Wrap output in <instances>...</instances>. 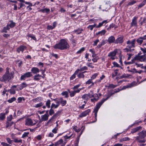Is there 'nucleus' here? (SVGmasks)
<instances>
[{
    "instance_id": "obj_1",
    "label": "nucleus",
    "mask_w": 146,
    "mask_h": 146,
    "mask_svg": "<svg viewBox=\"0 0 146 146\" xmlns=\"http://www.w3.org/2000/svg\"><path fill=\"white\" fill-rule=\"evenodd\" d=\"M53 47L54 49H58L62 50L69 49L70 45L66 39H62L60 40L59 42L55 45Z\"/></svg>"
},
{
    "instance_id": "obj_2",
    "label": "nucleus",
    "mask_w": 146,
    "mask_h": 146,
    "mask_svg": "<svg viewBox=\"0 0 146 146\" xmlns=\"http://www.w3.org/2000/svg\"><path fill=\"white\" fill-rule=\"evenodd\" d=\"M14 72H10L9 68L7 67L6 68V71L5 74L0 78V80L1 82H9L14 77Z\"/></svg>"
},
{
    "instance_id": "obj_3",
    "label": "nucleus",
    "mask_w": 146,
    "mask_h": 146,
    "mask_svg": "<svg viewBox=\"0 0 146 146\" xmlns=\"http://www.w3.org/2000/svg\"><path fill=\"white\" fill-rule=\"evenodd\" d=\"M113 94L112 93L108 95L107 98L106 99H103L102 100L98 103L96 106V107L95 108L94 112H95V115L96 119L97 117V113L99 109L102 106V104L105 102L107 100L110 96Z\"/></svg>"
},
{
    "instance_id": "obj_4",
    "label": "nucleus",
    "mask_w": 146,
    "mask_h": 146,
    "mask_svg": "<svg viewBox=\"0 0 146 146\" xmlns=\"http://www.w3.org/2000/svg\"><path fill=\"white\" fill-rule=\"evenodd\" d=\"M136 39H134L131 40H128L126 42L127 47L130 48L135 47Z\"/></svg>"
},
{
    "instance_id": "obj_5",
    "label": "nucleus",
    "mask_w": 146,
    "mask_h": 146,
    "mask_svg": "<svg viewBox=\"0 0 146 146\" xmlns=\"http://www.w3.org/2000/svg\"><path fill=\"white\" fill-rule=\"evenodd\" d=\"M140 54H141L140 53H138V54L134 57L133 59L132 60V62H133L134 60H136L141 62L143 61L146 62L145 58L144 56V55H140Z\"/></svg>"
},
{
    "instance_id": "obj_6",
    "label": "nucleus",
    "mask_w": 146,
    "mask_h": 146,
    "mask_svg": "<svg viewBox=\"0 0 146 146\" xmlns=\"http://www.w3.org/2000/svg\"><path fill=\"white\" fill-rule=\"evenodd\" d=\"M33 76L32 73L30 72H27L22 75L20 77L21 80H25L26 78H29Z\"/></svg>"
},
{
    "instance_id": "obj_7",
    "label": "nucleus",
    "mask_w": 146,
    "mask_h": 146,
    "mask_svg": "<svg viewBox=\"0 0 146 146\" xmlns=\"http://www.w3.org/2000/svg\"><path fill=\"white\" fill-rule=\"evenodd\" d=\"M25 122V125L28 126H32L36 124V122L35 121H33L30 118L26 119Z\"/></svg>"
},
{
    "instance_id": "obj_8",
    "label": "nucleus",
    "mask_w": 146,
    "mask_h": 146,
    "mask_svg": "<svg viewBox=\"0 0 146 146\" xmlns=\"http://www.w3.org/2000/svg\"><path fill=\"white\" fill-rule=\"evenodd\" d=\"M139 136L135 137V139L137 140V138L138 137L139 139L144 138L146 136L145 131H142L138 133Z\"/></svg>"
},
{
    "instance_id": "obj_9",
    "label": "nucleus",
    "mask_w": 146,
    "mask_h": 146,
    "mask_svg": "<svg viewBox=\"0 0 146 146\" xmlns=\"http://www.w3.org/2000/svg\"><path fill=\"white\" fill-rule=\"evenodd\" d=\"M146 40V35L143 37L141 36L138 38L136 40V41L138 45H141L143 43V40Z\"/></svg>"
},
{
    "instance_id": "obj_10",
    "label": "nucleus",
    "mask_w": 146,
    "mask_h": 146,
    "mask_svg": "<svg viewBox=\"0 0 146 146\" xmlns=\"http://www.w3.org/2000/svg\"><path fill=\"white\" fill-rule=\"evenodd\" d=\"M91 112L90 109H88L82 112L79 115V117L82 118L86 116L87 115H89V113Z\"/></svg>"
},
{
    "instance_id": "obj_11",
    "label": "nucleus",
    "mask_w": 146,
    "mask_h": 146,
    "mask_svg": "<svg viewBox=\"0 0 146 146\" xmlns=\"http://www.w3.org/2000/svg\"><path fill=\"white\" fill-rule=\"evenodd\" d=\"M137 17H134L132 19V22L130 25V27H137Z\"/></svg>"
},
{
    "instance_id": "obj_12",
    "label": "nucleus",
    "mask_w": 146,
    "mask_h": 146,
    "mask_svg": "<svg viewBox=\"0 0 146 146\" xmlns=\"http://www.w3.org/2000/svg\"><path fill=\"white\" fill-rule=\"evenodd\" d=\"M49 115L48 113H46L44 115L41 116V118L40 120V122L45 121L47 120L48 118Z\"/></svg>"
},
{
    "instance_id": "obj_13",
    "label": "nucleus",
    "mask_w": 146,
    "mask_h": 146,
    "mask_svg": "<svg viewBox=\"0 0 146 146\" xmlns=\"http://www.w3.org/2000/svg\"><path fill=\"white\" fill-rule=\"evenodd\" d=\"M123 42V37L121 36L118 37L115 42V44L122 43Z\"/></svg>"
},
{
    "instance_id": "obj_14",
    "label": "nucleus",
    "mask_w": 146,
    "mask_h": 146,
    "mask_svg": "<svg viewBox=\"0 0 146 146\" xmlns=\"http://www.w3.org/2000/svg\"><path fill=\"white\" fill-rule=\"evenodd\" d=\"M16 88V86H13L11 87V89L8 90V92H9L11 94H15V90Z\"/></svg>"
},
{
    "instance_id": "obj_15",
    "label": "nucleus",
    "mask_w": 146,
    "mask_h": 146,
    "mask_svg": "<svg viewBox=\"0 0 146 146\" xmlns=\"http://www.w3.org/2000/svg\"><path fill=\"white\" fill-rule=\"evenodd\" d=\"M26 48V47L25 46L21 45L17 48V51L18 53L20 52L21 51L23 52Z\"/></svg>"
},
{
    "instance_id": "obj_16",
    "label": "nucleus",
    "mask_w": 146,
    "mask_h": 146,
    "mask_svg": "<svg viewBox=\"0 0 146 146\" xmlns=\"http://www.w3.org/2000/svg\"><path fill=\"white\" fill-rule=\"evenodd\" d=\"M39 69L36 67H33L31 69V71L33 74H36L39 72Z\"/></svg>"
},
{
    "instance_id": "obj_17",
    "label": "nucleus",
    "mask_w": 146,
    "mask_h": 146,
    "mask_svg": "<svg viewBox=\"0 0 146 146\" xmlns=\"http://www.w3.org/2000/svg\"><path fill=\"white\" fill-rule=\"evenodd\" d=\"M142 127L141 126H138L135 128H133L131 129V133H136Z\"/></svg>"
},
{
    "instance_id": "obj_18",
    "label": "nucleus",
    "mask_w": 146,
    "mask_h": 146,
    "mask_svg": "<svg viewBox=\"0 0 146 146\" xmlns=\"http://www.w3.org/2000/svg\"><path fill=\"white\" fill-rule=\"evenodd\" d=\"M108 41V42L109 44L113 42L115 40V38L113 36H111L109 37Z\"/></svg>"
},
{
    "instance_id": "obj_19",
    "label": "nucleus",
    "mask_w": 146,
    "mask_h": 146,
    "mask_svg": "<svg viewBox=\"0 0 146 146\" xmlns=\"http://www.w3.org/2000/svg\"><path fill=\"white\" fill-rule=\"evenodd\" d=\"M117 52V50L115 49L112 52H110L108 54V56L109 57L115 56Z\"/></svg>"
},
{
    "instance_id": "obj_20",
    "label": "nucleus",
    "mask_w": 146,
    "mask_h": 146,
    "mask_svg": "<svg viewBox=\"0 0 146 146\" xmlns=\"http://www.w3.org/2000/svg\"><path fill=\"white\" fill-rule=\"evenodd\" d=\"M95 97H93V98L91 99L90 100L92 102H94L97 101L99 99V97L97 94H95Z\"/></svg>"
},
{
    "instance_id": "obj_21",
    "label": "nucleus",
    "mask_w": 146,
    "mask_h": 146,
    "mask_svg": "<svg viewBox=\"0 0 146 146\" xmlns=\"http://www.w3.org/2000/svg\"><path fill=\"white\" fill-rule=\"evenodd\" d=\"M59 99L60 101V103L62 104V106H64L66 104V100H64L62 98H59Z\"/></svg>"
},
{
    "instance_id": "obj_22",
    "label": "nucleus",
    "mask_w": 146,
    "mask_h": 146,
    "mask_svg": "<svg viewBox=\"0 0 146 146\" xmlns=\"http://www.w3.org/2000/svg\"><path fill=\"white\" fill-rule=\"evenodd\" d=\"M42 76L39 74H36L34 77V80L36 81H39L40 79Z\"/></svg>"
},
{
    "instance_id": "obj_23",
    "label": "nucleus",
    "mask_w": 146,
    "mask_h": 146,
    "mask_svg": "<svg viewBox=\"0 0 146 146\" xmlns=\"http://www.w3.org/2000/svg\"><path fill=\"white\" fill-rule=\"evenodd\" d=\"M79 72V70H76L74 73L72 75V76H71L70 78V80H73L75 78H76V74H77Z\"/></svg>"
},
{
    "instance_id": "obj_24",
    "label": "nucleus",
    "mask_w": 146,
    "mask_h": 146,
    "mask_svg": "<svg viewBox=\"0 0 146 146\" xmlns=\"http://www.w3.org/2000/svg\"><path fill=\"white\" fill-rule=\"evenodd\" d=\"M119 69H116L115 70H113L114 72L112 73V77L114 78V77L118 75V72L119 71Z\"/></svg>"
},
{
    "instance_id": "obj_25",
    "label": "nucleus",
    "mask_w": 146,
    "mask_h": 146,
    "mask_svg": "<svg viewBox=\"0 0 146 146\" xmlns=\"http://www.w3.org/2000/svg\"><path fill=\"white\" fill-rule=\"evenodd\" d=\"M14 122L11 121H7L6 122V128H8L9 127L11 126L13 124Z\"/></svg>"
},
{
    "instance_id": "obj_26",
    "label": "nucleus",
    "mask_w": 146,
    "mask_h": 146,
    "mask_svg": "<svg viewBox=\"0 0 146 146\" xmlns=\"http://www.w3.org/2000/svg\"><path fill=\"white\" fill-rule=\"evenodd\" d=\"M136 83L135 82H133L126 86V88H131L134 86L136 85Z\"/></svg>"
},
{
    "instance_id": "obj_27",
    "label": "nucleus",
    "mask_w": 146,
    "mask_h": 146,
    "mask_svg": "<svg viewBox=\"0 0 146 146\" xmlns=\"http://www.w3.org/2000/svg\"><path fill=\"white\" fill-rule=\"evenodd\" d=\"M42 99L40 97H37L35 99H33V102L36 103L38 102H40L42 100Z\"/></svg>"
},
{
    "instance_id": "obj_28",
    "label": "nucleus",
    "mask_w": 146,
    "mask_h": 146,
    "mask_svg": "<svg viewBox=\"0 0 146 146\" xmlns=\"http://www.w3.org/2000/svg\"><path fill=\"white\" fill-rule=\"evenodd\" d=\"M106 31L105 30H103L101 31L98 32V33H96V35H100L101 36L104 35L106 33Z\"/></svg>"
},
{
    "instance_id": "obj_29",
    "label": "nucleus",
    "mask_w": 146,
    "mask_h": 146,
    "mask_svg": "<svg viewBox=\"0 0 146 146\" xmlns=\"http://www.w3.org/2000/svg\"><path fill=\"white\" fill-rule=\"evenodd\" d=\"M107 23V20H104L102 22L99 23L98 25L96 26V28H100L102 27L104 23Z\"/></svg>"
},
{
    "instance_id": "obj_30",
    "label": "nucleus",
    "mask_w": 146,
    "mask_h": 146,
    "mask_svg": "<svg viewBox=\"0 0 146 146\" xmlns=\"http://www.w3.org/2000/svg\"><path fill=\"white\" fill-rule=\"evenodd\" d=\"M63 143V140L62 139H60L59 140L55 142V144L56 146H58Z\"/></svg>"
},
{
    "instance_id": "obj_31",
    "label": "nucleus",
    "mask_w": 146,
    "mask_h": 146,
    "mask_svg": "<svg viewBox=\"0 0 146 146\" xmlns=\"http://www.w3.org/2000/svg\"><path fill=\"white\" fill-rule=\"evenodd\" d=\"M13 141L15 143H22V140L21 139H19L18 138H13Z\"/></svg>"
},
{
    "instance_id": "obj_32",
    "label": "nucleus",
    "mask_w": 146,
    "mask_h": 146,
    "mask_svg": "<svg viewBox=\"0 0 146 146\" xmlns=\"http://www.w3.org/2000/svg\"><path fill=\"white\" fill-rule=\"evenodd\" d=\"M106 43V41L105 40H103L102 41V42L100 44H99L98 46V48H100L101 47L103 46Z\"/></svg>"
},
{
    "instance_id": "obj_33",
    "label": "nucleus",
    "mask_w": 146,
    "mask_h": 146,
    "mask_svg": "<svg viewBox=\"0 0 146 146\" xmlns=\"http://www.w3.org/2000/svg\"><path fill=\"white\" fill-rule=\"evenodd\" d=\"M128 71L129 72H131L132 74L137 73V71L135 68H131V69L128 70Z\"/></svg>"
},
{
    "instance_id": "obj_34",
    "label": "nucleus",
    "mask_w": 146,
    "mask_h": 146,
    "mask_svg": "<svg viewBox=\"0 0 146 146\" xmlns=\"http://www.w3.org/2000/svg\"><path fill=\"white\" fill-rule=\"evenodd\" d=\"M82 98L83 99L85 100H88L89 99L88 94H84L82 96Z\"/></svg>"
},
{
    "instance_id": "obj_35",
    "label": "nucleus",
    "mask_w": 146,
    "mask_h": 146,
    "mask_svg": "<svg viewBox=\"0 0 146 146\" xmlns=\"http://www.w3.org/2000/svg\"><path fill=\"white\" fill-rule=\"evenodd\" d=\"M50 10L49 9L44 8V9H42L40 10V11H41L42 13H48L50 12Z\"/></svg>"
},
{
    "instance_id": "obj_36",
    "label": "nucleus",
    "mask_w": 146,
    "mask_h": 146,
    "mask_svg": "<svg viewBox=\"0 0 146 146\" xmlns=\"http://www.w3.org/2000/svg\"><path fill=\"white\" fill-rule=\"evenodd\" d=\"M130 140V139L127 137H125L123 138H122L121 139L120 141L121 142L122 141H129Z\"/></svg>"
},
{
    "instance_id": "obj_37",
    "label": "nucleus",
    "mask_w": 146,
    "mask_h": 146,
    "mask_svg": "<svg viewBox=\"0 0 146 146\" xmlns=\"http://www.w3.org/2000/svg\"><path fill=\"white\" fill-rule=\"evenodd\" d=\"M68 91L70 94V95L71 97H74L76 94L74 90L72 91H70L69 90H68Z\"/></svg>"
},
{
    "instance_id": "obj_38",
    "label": "nucleus",
    "mask_w": 146,
    "mask_h": 146,
    "mask_svg": "<svg viewBox=\"0 0 146 146\" xmlns=\"http://www.w3.org/2000/svg\"><path fill=\"white\" fill-rule=\"evenodd\" d=\"M9 27V25H7L6 27H4L3 29V32L5 33H7V30L10 29Z\"/></svg>"
},
{
    "instance_id": "obj_39",
    "label": "nucleus",
    "mask_w": 146,
    "mask_h": 146,
    "mask_svg": "<svg viewBox=\"0 0 146 146\" xmlns=\"http://www.w3.org/2000/svg\"><path fill=\"white\" fill-rule=\"evenodd\" d=\"M44 104L42 102H40L38 104H37L36 105H35L34 107L36 108H38L41 107Z\"/></svg>"
},
{
    "instance_id": "obj_40",
    "label": "nucleus",
    "mask_w": 146,
    "mask_h": 146,
    "mask_svg": "<svg viewBox=\"0 0 146 146\" xmlns=\"http://www.w3.org/2000/svg\"><path fill=\"white\" fill-rule=\"evenodd\" d=\"M5 117V113H1L0 114V119L1 120H3Z\"/></svg>"
},
{
    "instance_id": "obj_41",
    "label": "nucleus",
    "mask_w": 146,
    "mask_h": 146,
    "mask_svg": "<svg viewBox=\"0 0 146 146\" xmlns=\"http://www.w3.org/2000/svg\"><path fill=\"white\" fill-rule=\"evenodd\" d=\"M16 100V98L15 97H13L11 98L10 99L8 100L7 101L9 103H12L13 102L15 101Z\"/></svg>"
},
{
    "instance_id": "obj_42",
    "label": "nucleus",
    "mask_w": 146,
    "mask_h": 146,
    "mask_svg": "<svg viewBox=\"0 0 146 146\" xmlns=\"http://www.w3.org/2000/svg\"><path fill=\"white\" fill-rule=\"evenodd\" d=\"M50 104V100H48L46 103V105L48 108H49Z\"/></svg>"
},
{
    "instance_id": "obj_43",
    "label": "nucleus",
    "mask_w": 146,
    "mask_h": 146,
    "mask_svg": "<svg viewBox=\"0 0 146 146\" xmlns=\"http://www.w3.org/2000/svg\"><path fill=\"white\" fill-rule=\"evenodd\" d=\"M91 92H92V94H90V93H88V94L89 97V98H92L93 97H95V94H94L93 93V92L91 91Z\"/></svg>"
},
{
    "instance_id": "obj_44",
    "label": "nucleus",
    "mask_w": 146,
    "mask_h": 146,
    "mask_svg": "<svg viewBox=\"0 0 146 146\" xmlns=\"http://www.w3.org/2000/svg\"><path fill=\"white\" fill-rule=\"evenodd\" d=\"M7 142L9 144H12L13 143V141L11 140L10 138L7 137L6 138Z\"/></svg>"
},
{
    "instance_id": "obj_45",
    "label": "nucleus",
    "mask_w": 146,
    "mask_h": 146,
    "mask_svg": "<svg viewBox=\"0 0 146 146\" xmlns=\"http://www.w3.org/2000/svg\"><path fill=\"white\" fill-rule=\"evenodd\" d=\"M61 94L63 96H65V97L66 98L68 97L69 96L68 92L67 91L63 92Z\"/></svg>"
},
{
    "instance_id": "obj_46",
    "label": "nucleus",
    "mask_w": 146,
    "mask_h": 146,
    "mask_svg": "<svg viewBox=\"0 0 146 146\" xmlns=\"http://www.w3.org/2000/svg\"><path fill=\"white\" fill-rule=\"evenodd\" d=\"M15 25V23L13 22L12 21H10V23L9 25V26L11 28L14 27Z\"/></svg>"
},
{
    "instance_id": "obj_47",
    "label": "nucleus",
    "mask_w": 146,
    "mask_h": 146,
    "mask_svg": "<svg viewBox=\"0 0 146 146\" xmlns=\"http://www.w3.org/2000/svg\"><path fill=\"white\" fill-rule=\"evenodd\" d=\"M96 26V24H94L93 25H89L88 27V28L89 29H90L91 31H92L94 27H95Z\"/></svg>"
},
{
    "instance_id": "obj_48",
    "label": "nucleus",
    "mask_w": 146,
    "mask_h": 146,
    "mask_svg": "<svg viewBox=\"0 0 146 146\" xmlns=\"http://www.w3.org/2000/svg\"><path fill=\"white\" fill-rule=\"evenodd\" d=\"M77 76L79 78H84V75L83 74V73L82 72L79 73Z\"/></svg>"
},
{
    "instance_id": "obj_49",
    "label": "nucleus",
    "mask_w": 146,
    "mask_h": 146,
    "mask_svg": "<svg viewBox=\"0 0 146 146\" xmlns=\"http://www.w3.org/2000/svg\"><path fill=\"white\" fill-rule=\"evenodd\" d=\"M71 43L73 45V46H76V44L77 43L76 41L74 39H71Z\"/></svg>"
},
{
    "instance_id": "obj_50",
    "label": "nucleus",
    "mask_w": 146,
    "mask_h": 146,
    "mask_svg": "<svg viewBox=\"0 0 146 146\" xmlns=\"http://www.w3.org/2000/svg\"><path fill=\"white\" fill-rule=\"evenodd\" d=\"M58 130V128L57 127H55L52 131V132L54 134H56L57 133V131Z\"/></svg>"
},
{
    "instance_id": "obj_51",
    "label": "nucleus",
    "mask_w": 146,
    "mask_h": 146,
    "mask_svg": "<svg viewBox=\"0 0 146 146\" xmlns=\"http://www.w3.org/2000/svg\"><path fill=\"white\" fill-rule=\"evenodd\" d=\"M29 134V132H25L24 134H23V135H22V138H24L26 137H27L28 136V135Z\"/></svg>"
},
{
    "instance_id": "obj_52",
    "label": "nucleus",
    "mask_w": 146,
    "mask_h": 146,
    "mask_svg": "<svg viewBox=\"0 0 146 146\" xmlns=\"http://www.w3.org/2000/svg\"><path fill=\"white\" fill-rule=\"evenodd\" d=\"M58 105H55L54 103H52V104L51 108H56L58 107Z\"/></svg>"
},
{
    "instance_id": "obj_53",
    "label": "nucleus",
    "mask_w": 146,
    "mask_h": 146,
    "mask_svg": "<svg viewBox=\"0 0 146 146\" xmlns=\"http://www.w3.org/2000/svg\"><path fill=\"white\" fill-rule=\"evenodd\" d=\"M13 119V116L12 115H10L8 117H7V121H11Z\"/></svg>"
},
{
    "instance_id": "obj_54",
    "label": "nucleus",
    "mask_w": 146,
    "mask_h": 146,
    "mask_svg": "<svg viewBox=\"0 0 146 146\" xmlns=\"http://www.w3.org/2000/svg\"><path fill=\"white\" fill-rule=\"evenodd\" d=\"M98 75V73H96L94 74L91 77V79L92 80L95 79L96 77Z\"/></svg>"
},
{
    "instance_id": "obj_55",
    "label": "nucleus",
    "mask_w": 146,
    "mask_h": 146,
    "mask_svg": "<svg viewBox=\"0 0 146 146\" xmlns=\"http://www.w3.org/2000/svg\"><path fill=\"white\" fill-rule=\"evenodd\" d=\"M113 66L115 67H120L121 68H122L116 62H113Z\"/></svg>"
},
{
    "instance_id": "obj_56",
    "label": "nucleus",
    "mask_w": 146,
    "mask_h": 146,
    "mask_svg": "<svg viewBox=\"0 0 146 146\" xmlns=\"http://www.w3.org/2000/svg\"><path fill=\"white\" fill-rule=\"evenodd\" d=\"M88 69V68L86 66H84L82 68L80 69H78L77 70H79V71H82L84 70H87Z\"/></svg>"
},
{
    "instance_id": "obj_57",
    "label": "nucleus",
    "mask_w": 146,
    "mask_h": 146,
    "mask_svg": "<svg viewBox=\"0 0 146 146\" xmlns=\"http://www.w3.org/2000/svg\"><path fill=\"white\" fill-rule=\"evenodd\" d=\"M137 141L139 143H144L146 141L145 139H143V140H141L140 139H139L138 137L137 138Z\"/></svg>"
},
{
    "instance_id": "obj_58",
    "label": "nucleus",
    "mask_w": 146,
    "mask_h": 146,
    "mask_svg": "<svg viewBox=\"0 0 146 146\" xmlns=\"http://www.w3.org/2000/svg\"><path fill=\"white\" fill-rule=\"evenodd\" d=\"M60 112H57L55 114H54L52 117V118L53 119L57 117L59 115Z\"/></svg>"
},
{
    "instance_id": "obj_59",
    "label": "nucleus",
    "mask_w": 146,
    "mask_h": 146,
    "mask_svg": "<svg viewBox=\"0 0 146 146\" xmlns=\"http://www.w3.org/2000/svg\"><path fill=\"white\" fill-rule=\"evenodd\" d=\"M105 77V76L104 75H102V76L100 77V80H96V82H101V80H102Z\"/></svg>"
},
{
    "instance_id": "obj_60",
    "label": "nucleus",
    "mask_w": 146,
    "mask_h": 146,
    "mask_svg": "<svg viewBox=\"0 0 146 146\" xmlns=\"http://www.w3.org/2000/svg\"><path fill=\"white\" fill-rule=\"evenodd\" d=\"M85 48L84 47L82 48L80 50L77 52V53L78 54L81 53L85 50Z\"/></svg>"
},
{
    "instance_id": "obj_61",
    "label": "nucleus",
    "mask_w": 146,
    "mask_h": 146,
    "mask_svg": "<svg viewBox=\"0 0 146 146\" xmlns=\"http://www.w3.org/2000/svg\"><path fill=\"white\" fill-rule=\"evenodd\" d=\"M54 110L52 108H51L49 111V115H52V114H54Z\"/></svg>"
},
{
    "instance_id": "obj_62",
    "label": "nucleus",
    "mask_w": 146,
    "mask_h": 146,
    "mask_svg": "<svg viewBox=\"0 0 146 146\" xmlns=\"http://www.w3.org/2000/svg\"><path fill=\"white\" fill-rule=\"evenodd\" d=\"M86 65L89 67H90V68H94V66L92 65V63H91L88 62V63H87Z\"/></svg>"
},
{
    "instance_id": "obj_63",
    "label": "nucleus",
    "mask_w": 146,
    "mask_h": 146,
    "mask_svg": "<svg viewBox=\"0 0 146 146\" xmlns=\"http://www.w3.org/2000/svg\"><path fill=\"white\" fill-rule=\"evenodd\" d=\"M136 2L135 1H131L129 2L128 3L127 5L129 6V5H133L134 4H135Z\"/></svg>"
},
{
    "instance_id": "obj_64",
    "label": "nucleus",
    "mask_w": 146,
    "mask_h": 146,
    "mask_svg": "<svg viewBox=\"0 0 146 146\" xmlns=\"http://www.w3.org/2000/svg\"><path fill=\"white\" fill-rule=\"evenodd\" d=\"M1 144L3 146H10L9 144L4 142H1Z\"/></svg>"
}]
</instances>
